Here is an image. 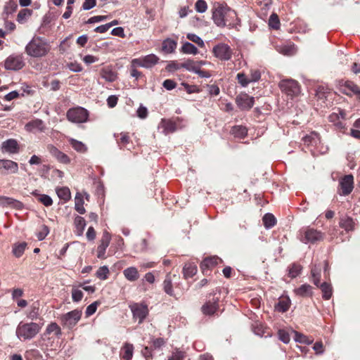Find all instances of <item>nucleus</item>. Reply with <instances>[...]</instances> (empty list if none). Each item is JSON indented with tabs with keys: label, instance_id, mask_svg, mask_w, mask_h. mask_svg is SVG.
I'll use <instances>...</instances> for the list:
<instances>
[{
	"label": "nucleus",
	"instance_id": "16",
	"mask_svg": "<svg viewBox=\"0 0 360 360\" xmlns=\"http://www.w3.org/2000/svg\"><path fill=\"white\" fill-rule=\"evenodd\" d=\"M111 240V236L110 233L105 231L103 233L102 238L100 241V245L97 248V257L100 259L105 258V253L107 248L109 246L110 242Z\"/></svg>",
	"mask_w": 360,
	"mask_h": 360
},
{
	"label": "nucleus",
	"instance_id": "14",
	"mask_svg": "<svg viewBox=\"0 0 360 360\" xmlns=\"http://www.w3.org/2000/svg\"><path fill=\"white\" fill-rule=\"evenodd\" d=\"M25 63L20 56H11L5 61V68L11 70H18L23 68Z\"/></svg>",
	"mask_w": 360,
	"mask_h": 360
},
{
	"label": "nucleus",
	"instance_id": "31",
	"mask_svg": "<svg viewBox=\"0 0 360 360\" xmlns=\"http://www.w3.org/2000/svg\"><path fill=\"white\" fill-rule=\"evenodd\" d=\"M176 41L171 39H167L162 42V49L164 52L170 53L176 49Z\"/></svg>",
	"mask_w": 360,
	"mask_h": 360
},
{
	"label": "nucleus",
	"instance_id": "6",
	"mask_svg": "<svg viewBox=\"0 0 360 360\" xmlns=\"http://www.w3.org/2000/svg\"><path fill=\"white\" fill-rule=\"evenodd\" d=\"M89 117L88 111L82 107L72 108L67 112V118L73 123L86 122Z\"/></svg>",
	"mask_w": 360,
	"mask_h": 360
},
{
	"label": "nucleus",
	"instance_id": "30",
	"mask_svg": "<svg viewBox=\"0 0 360 360\" xmlns=\"http://www.w3.org/2000/svg\"><path fill=\"white\" fill-rule=\"evenodd\" d=\"M292 333L294 334V340L296 342L302 343V344H306V345H311L314 340L311 338H309V337L306 336L305 335L299 333L295 330H292Z\"/></svg>",
	"mask_w": 360,
	"mask_h": 360
},
{
	"label": "nucleus",
	"instance_id": "33",
	"mask_svg": "<svg viewBox=\"0 0 360 360\" xmlns=\"http://www.w3.org/2000/svg\"><path fill=\"white\" fill-rule=\"evenodd\" d=\"M181 51L186 54L196 55L198 53V50L195 46L190 42H185L183 44Z\"/></svg>",
	"mask_w": 360,
	"mask_h": 360
},
{
	"label": "nucleus",
	"instance_id": "61",
	"mask_svg": "<svg viewBox=\"0 0 360 360\" xmlns=\"http://www.w3.org/2000/svg\"><path fill=\"white\" fill-rule=\"evenodd\" d=\"M96 6V0H84L82 4V8L84 11H89Z\"/></svg>",
	"mask_w": 360,
	"mask_h": 360
},
{
	"label": "nucleus",
	"instance_id": "53",
	"mask_svg": "<svg viewBox=\"0 0 360 360\" xmlns=\"http://www.w3.org/2000/svg\"><path fill=\"white\" fill-rule=\"evenodd\" d=\"M99 304H100L99 302L96 301V302L91 303V304H89L86 307V316H91L92 314H94L96 312V311L97 309V307Z\"/></svg>",
	"mask_w": 360,
	"mask_h": 360
},
{
	"label": "nucleus",
	"instance_id": "10",
	"mask_svg": "<svg viewBox=\"0 0 360 360\" xmlns=\"http://www.w3.org/2000/svg\"><path fill=\"white\" fill-rule=\"evenodd\" d=\"M82 311L79 309L72 310L61 317V321L64 326L68 328H73L80 320Z\"/></svg>",
	"mask_w": 360,
	"mask_h": 360
},
{
	"label": "nucleus",
	"instance_id": "42",
	"mask_svg": "<svg viewBox=\"0 0 360 360\" xmlns=\"http://www.w3.org/2000/svg\"><path fill=\"white\" fill-rule=\"evenodd\" d=\"M27 247V243L22 242L18 244H15L13 248V253L16 257H20L23 254Z\"/></svg>",
	"mask_w": 360,
	"mask_h": 360
},
{
	"label": "nucleus",
	"instance_id": "52",
	"mask_svg": "<svg viewBox=\"0 0 360 360\" xmlns=\"http://www.w3.org/2000/svg\"><path fill=\"white\" fill-rule=\"evenodd\" d=\"M18 8V5L13 1L8 2L4 8V12L8 15L14 13Z\"/></svg>",
	"mask_w": 360,
	"mask_h": 360
},
{
	"label": "nucleus",
	"instance_id": "25",
	"mask_svg": "<svg viewBox=\"0 0 360 360\" xmlns=\"http://www.w3.org/2000/svg\"><path fill=\"white\" fill-rule=\"evenodd\" d=\"M0 205L20 208L22 207V203L11 198L0 196Z\"/></svg>",
	"mask_w": 360,
	"mask_h": 360
},
{
	"label": "nucleus",
	"instance_id": "37",
	"mask_svg": "<svg viewBox=\"0 0 360 360\" xmlns=\"http://www.w3.org/2000/svg\"><path fill=\"white\" fill-rule=\"evenodd\" d=\"M56 193L58 198L65 202L69 200L71 197L70 191L68 187L57 188Z\"/></svg>",
	"mask_w": 360,
	"mask_h": 360
},
{
	"label": "nucleus",
	"instance_id": "57",
	"mask_svg": "<svg viewBox=\"0 0 360 360\" xmlns=\"http://www.w3.org/2000/svg\"><path fill=\"white\" fill-rule=\"evenodd\" d=\"M83 297V292L78 289H72V298L74 302H79Z\"/></svg>",
	"mask_w": 360,
	"mask_h": 360
},
{
	"label": "nucleus",
	"instance_id": "39",
	"mask_svg": "<svg viewBox=\"0 0 360 360\" xmlns=\"http://www.w3.org/2000/svg\"><path fill=\"white\" fill-rule=\"evenodd\" d=\"M75 224L77 230L78 236H82L86 226L84 219L79 216L76 217L75 219Z\"/></svg>",
	"mask_w": 360,
	"mask_h": 360
},
{
	"label": "nucleus",
	"instance_id": "4",
	"mask_svg": "<svg viewBox=\"0 0 360 360\" xmlns=\"http://www.w3.org/2000/svg\"><path fill=\"white\" fill-rule=\"evenodd\" d=\"M311 274L312 277V281L314 285L319 287L323 293V298L325 300H329L333 294L332 286L327 282H323L319 285L320 278H321V268L319 266H314L311 270Z\"/></svg>",
	"mask_w": 360,
	"mask_h": 360
},
{
	"label": "nucleus",
	"instance_id": "49",
	"mask_svg": "<svg viewBox=\"0 0 360 360\" xmlns=\"http://www.w3.org/2000/svg\"><path fill=\"white\" fill-rule=\"evenodd\" d=\"M71 145H72V148L78 152L83 153L86 150V146L81 141H78L72 139L71 141Z\"/></svg>",
	"mask_w": 360,
	"mask_h": 360
},
{
	"label": "nucleus",
	"instance_id": "45",
	"mask_svg": "<svg viewBox=\"0 0 360 360\" xmlns=\"http://www.w3.org/2000/svg\"><path fill=\"white\" fill-rule=\"evenodd\" d=\"M302 266L298 264H292L289 267L288 275L292 278L297 277L301 272Z\"/></svg>",
	"mask_w": 360,
	"mask_h": 360
},
{
	"label": "nucleus",
	"instance_id": "9",
	"mask_svg": "<svg viewBox=\"0 0 360 360\" xmlns=\"http://www.w3.org/2000/svg\"><path fill=\"white\" fill-rule=\"evenodd\" d=\"M159 58L155 54H149L144 57L135 58L131 61L133 67H142L146 68H150L158 63Z\"/></svg>",
	"mask_w": 360,
	"mask_h": 360
},
{
	"label": "nucleus",
	"instance_id": "27",
	"mask_svg": "<svg viewBox=\"0 0 360 360\" xmlns=\"http://www.w3.org/2000/svg\"><path fill=\"white\" fill-rule=\"evenodd\" d=\"M124 277L129 281H135L139 277V274L136 267H128L123 271Z\"/></svg>",
	"mask_w": 360,
	"mask_h": 360
},
{
	"label": "nucleus",
	"instance_id": "60",
	"mask_svg": "<svg viewBox=\"0 0 360 360\" xmlns=\"http://www.w3.org/2000/svg\"><path fill=\"white\" fill-rule=\"evenodd\" d=\"M261 77V74L259 70H255L251 71L250 75L248 77V79L250 82H255L258 81Z\"/></svg>",
	"mask_w": 360,
	"mask_h": 360
},
{
	"label": "nucleus",
	"instance_id": "43",
	"mask_svg": "<svg viewBox=\"0 0 360 360\" xmlns=\"http://www.w3.org/2000/svg\"><path fill=\"white\" fill-rule=\"evenodd\" d=\"M117 136H120L117 141L120 147H126L129 144L130 141V137L128 133L122 132Z\"/></svg>",
	"mask_w": 360,
	"mask_h": 360
},
{
	"label": "nucleus",
	"instance_id": "59",
	"mask_svg": "<svg viewBox=\"0 0 360 360\" xmlns=\"http://www.w3.org/2000/svg\"><path fill=\"white\" fill-rule=\"evenodd\" d=\"M68 67L71 71L74 72H79L82 70L81 65L77 62H72L68 63Z\"/></svg>",
	"mask_w": 360,
	"mask_h": 360
},
{
	"label": "nucleus",
	"instance_id": "5",
	"mask_svg": "<svg viewBox=\"0 0 360 360\" xmlns=\"http://www.w3.org/2000/svg\"><path fill=\"white\" fill-rule=\"evenodd\" d=\"M278 86L282 92L290 98L297 96L300 93V86L298 82L292 79L281 80Z\"/></svg>",
	"mask_w": 360,
	"mask_h": 360
},
{
	"label": "nucleus",
	"instance_id": "56",
	"mask_svg": "<svg viewBox=\"0 0 360 360\" xmlns=\"http://www.w3.org/2000/svg\"><path fill=\"white\" fill-rule=\"evenodd\" d=\"M108 18H109L108 15H96V16L90 18L86 21V23L91 24V23H94V22H98L106 20Z\"/></svg>",
	"mask_w": 360,
	"mask_h": 360
},
{
	"label": "nucleus",
	"instance_id": "62",
	"mask_svg": "<svg viewBox=\"0 0 360 360\" xmlns=\"http://www.w3.org/2000/svg\"><path fill=\"white\" fill-rule=\"evenodd\" d=\"M162 85L166 89L172 90L176 87V83L172 79H166L164 81Z\"/></svg>",
	"mask_w": 360,
	"mask_h": 360
},
{
	"label": "nucleus",
	"instance_id": "2",
	"mask_svg": "<svg viewBox=\"0 0 360 360\" xmlns=\"http://www.w3.org/2000/svg\"><path fill=\"white\" fill-rule=\"evenodd\" d=\"M26 52L32 57H41L45 54V39L44 37L35 36L26 46Z\"/></svg>",
	"mask_w": 360,
	"mask_h": 360
},
{
	"label": "nucleus",
	"instance_id": "38",
	"mask_svg": "<svg viewBox=\"0 0 360 360\" xmlns=\"http://www.w3.org/2000/svg\"><path fill=\"white\" fill-rule=\"evenodd\" d=\"M32 15V11L27 8L22 9L17 15V21L23 24Z\"/></svg>",
	"mask_w": 360,
	"mask_h": 360
},
{
	"label": "nucleus",
	"instance_id": "40",
	"mask_svg": "<svg viewBox=\"0 0 360 360\" xmlns=\"http://www.w3.org/2000/svg\"><path fill=\"white\" fill-rule=\"evenodd\" d=\"M340 226L346 231L352 230L354 227L353 219L350 217H343L340 221Z\"/></svg>",
	"mask_w": 360,
	"mask_h": 360
},
{
	"label": "nucleus",
	"instance_id": "36",
	"mask_svg": "<svg viewBox=\"0 0 360 360\" xmlns=\"http://www.w3.org/2000/svg\"><path fill=\"white\" fill-rule=\"evenodd\" d=\"M262 221L266 229H271L276 224V219L272 214L267 213L263 217Z\"/></svg>",
	"mask_w": 360,
	"mask_h": 360
},
{
	"label": "nucleus",
	"instance_id": "63",
	"mask_svg": "<svg viewBox=\"0 0 360 360\" xmlns=\"http://www.w3.org/2000/svg\"><path fill=\"white\" fill-rule=\"evenodd\" d=\"M152 343H153V347L155 349H156L161 348L165 345V342L163 338H159L153 340Z\"/></svg>",
	"mask_w": 360,
	"mask_h": 360
},
{
	"label": "nucleus",
	"instance_id": "26",
	"mask_svg": "<svg viewBox=\"0 0 360 360\" xmlns=\"http://www.w3.org/2000/svg\"><path fill=\"white\" fill-rule=\"evenodd\" d=\"M199 63L204 65L205 63L203 61H200L198 63L193 60H187L181 64V67L185 68L188 71L193 72L195 73L200 68Z\"/></svg>",
	"mask_w": 360,
	"mask_h": 360
},
{
	"label": "nucleus",
	"instance_id": "11",
	"mask_svg": "<svg viewBox=\"0 0 360 360\" xmlns=\"http://www.w3.org/2000/svg\"><path fill=\"white\" fill-rule=\"evenodd\" d=\"M238 107L242 110H248L254 105L255 98L247 94H240L236 98Z\"/></svg>",
	"mask_w": 360,
	"mask_h": 360
},
{
	"label": "nucleus",
	"instance_id": "8",
	"mask_svg": "<svg viewBox=\"0 0 360 360\" xmlns=\"http://www.w3.org/2000/svg\"><path fill=\"white\" fill-rule=\"evenodd\" d=\"M133 319H138L141 323L148 314V306L144 303H133L129 306Z\"/></svg>",
	"mask_w": 360,
	"mask_h": 360
},
{
	"label": "nucleus",
	"instance_id": "29",
	"mask_svg": "<svg viewBox=\"0 0 360 360\" xmlns=\"http://www.w3.org/2000/svg\"><path fill=\"white\" fill-rule=\"evenodd\" d=\"M231 134L236 138L243 139L248 134V129L244 126L237 125L231 128Z\"/></svg>",
	"mask_w": 360,
	"mask_h": 360
},
{
	"label": "nucleus",
	"instance_id": "17",
	"mask_svg": "<svg viewBox=\"0 0 360 360\" xmlns=\"http://www.w3.org/2000/svg\"><path fill=\"white\" fill-rule=\"evenodd\" d=\"M18 169V164L10 159H0V172L2 174L15 173Z\"/></svg>",
	"mask_w": 360,
	"mask_h": 360
},
{
	"label": "nucleus",
	"instance_id": "13",
	"mask_svg": "<svg viewBox=\"0 0 360 360\" xmlns=\"http://www.w3.org/2000/svg\"><path fill=\"white\" fill-rule=\"evenodd\" d=\"M181 121V118L180 117H176L175 120H162L160 127L162 129V132L165 135L174 132L180 128L179 123Z\"/></svg>",
	"mask_w": 360,
	"mask_h": 360
},
{
	"label": "nucleus",
	"instance_id": "12",
	"mask_svg": "<svg viewBox=\"0 0 360 360\" xmlns=\"http://www.w3.org/2000/svg\"><path fill=\"white\" fill-rule=\"evenodd\" d=\"M341 190L340 195H347L351 193L354 188V177L352 174L345 175L343 176L339 183Z\"/></svg>",
	"mask_w": 360,
	"mask_h": 360
},
{
	"label": "nucleus",
	"instance_id": "34",
	"mask_svg": "<svg viewBox=\"0 0 360 360\" xmlns=\"http://www.w3.org/2000/svg\"><path fill=\"white\" fill-rule=\"evenodd\" d=\"M297 295L306 297L311 295V286L309 284H303L298 288L295 290Z\"/></svg>",
	"mask_w": 360,
	"mask_h": 360
},
{
	"label": "nucleus",
	"instance_id": "28",
	"mask_svg": "<svg viewBox=\"0 0 360 360\" xmlns=\"http://www.w3.org/2000/svg\"><path fill=\"white\" fill-rule=\"evenodd\" d=\"M163 289L165 293H167L169 296H174L171 274H167L166 275L165 279L163 281Z\"/></svg>",
	"mask_w": 360,
	"mask_h": 360
},
{
	"label": "nucleus",
	"instance_id": "18",
	"mask_svg": "<svg viewBox=\"0 0 360 360\" xmlns=\"http://www.w3.org/2000/svg\"><path fill=\"white\" fill-rule=\"evenodd\" d=\"M219 298H213L212 300H209L202 306V311L205 315L214 314L218 309Z\"/></svg>",
	"mask_w": 360,
	"mask_h": 360
},
{
	"label": "nucleus",
	"instance_id": "15",
	"mask_svg": "<svg viewBox=\"0 0 360 360\" xmlns=\"http://www.w3.org/2000/svg\"><path fill=\"white\" fill-rule=\"evenodd\" d=\"M323 239V235L321 232L314 229H308L304 232V237L302 241L304 243H314Z\"/></svg>",
	"mask_w": 360,
	"mask_h": 360
},
{
	"label": "nucleus",
	"instance_id": "32",
	"mask_svg": "<svg viewBox=\"0 0 360 360\" xmlns=\"http://www.w3.org/2000/svg\"><path fill=\"white\" fill-rule=\"evenodd\" d=\"M122 350L123 351L122 356L123 359L131 360L132 359L134 352V346L132 344L126 342L122 347Z\"/></svg>",
	"mask_w": 360,
	"mask_h": 360
},
{
	"label": "nucleus",
	"instance_id": "55",
	"mask_svg": "<svg viewBox=\"0 0 360 360\" xmlns=\"http://www.w3.org/2000/svg\"><path fill=\"white\" fill-rule=\"evenodd\" d=\"M54 333V335L60 334V329L59 326L56 323H51L46 328V333Z\"/></svg>",
	"mask_w": 360,
	"mask_h": 360
},
{
	"label": "nucleus",
	"instance_id": "51",
	"mask_svg": "<svg viewBox=\"0 0 360 360\" xmlns=\"http://www.w3.org/2000/svg\"><path fill=\"white\" fill-rule=\"evenodd\" d=\"M278 338L280 340H281L283 343L288 344L290 340V337L289 333L283 329H281L278 332Z\"/></svg>",
	"mask_w": 360,
	"mask_h": 360
},
{
	"label": "nucleus",
	"instance_id": "58",
	"mask_svg": "<svg viewBox=\"0 0 360 360\" xmlns=\"http://www.w3.org/2000/svg\"><path fill=\"white\" fill-rule=\"evenodd\" d=\"M237 78L238 82L243 86H245L250 83V80L248 79V77H247L244 73H238L237 75Z\"/></svg>",
	"mask_w": 360,
	"mask_h": 360
},
{
	"label": "nucleus",
	"instance_id": "35",
	"mask_svg": "<svg viewBox=\"0 0 360 360\" xmlns=\"http://www.w3.org/2000/svg\"><path fill=\"white\" fill-rule=\"evenodd\" d=\"M84 200L82 195L79 193H77L75 199V210L81 214H84L85 209L83 206Z\"/></svg>",
	"mask_w": 360,
	"mask_h": 360
},
{
	"label": "nucleus",
	"instance_id": "46",
	"mask_svg": "<svg viewBox=\"0 0 360 360\" xmlns=\"http://www.w3.org/2000/svg\"><path fill=\"white\" fill-rule=\"evenodd\" d=\"M187 39L195 44H196L198 46L202 48L205 46L204 41L198 35L193 34V33H188L186 36Z\"/></svg>",
	"mask_w": 360,
	"mask_h": 360
},
{
	"label": "nucleus",
	"instance_id": "20",
	"mask_svg": "<svg viewBox=\"0 0 360 360\" xmlns=\"http://www.w3.org/2000/svg\"><path fill=\"white\" fill-rule=\"evenodd\" d=\"M1 148L5 152L13 154L18 152V144L15 139H8L2 143Z\"/></svg>",
	"mask_w": 360,
	"mask_h": 360
},
{
	"label": "nucleus",
	"instance_id": "41",
	"mask_svg": "<svg viewBox=\"0 0 360 360\" xmlns=\"http://www.w3.org/2000/svg\"><path fill=\"white\" fill-rule=\"evenodd\" d=\"M290 307V300L288 298H283L278 302L276 305L277 311L281 312H285L288 310Z\"/></svg>",
	"mask_w": 360,
	"mask_h": 360
},
{
	"label": "nucleus",
	"instance_id": "64",
	"mask_svg": "<svg viewBox=\"0 0 360 360\" xmlns=\"http://www.w3.org/2000/svg\"><path fill=\"white\" fill-rule=\"evenodd\" d=\"M118 98L116 96H110L107 99V103L109 108H114L117 103Z\"/></svg>",
	"mask_w": 360,
	"mask_h": 360
},
{
	"label": "nucleus",
	"instance_id": "22",
	"mask_svg": "<svg viewBox=\"0 0 360 360\" xmlns=\"http://www.w3.org/2000/svg\"><path fill=\"white\" fill-rule=\"evenodd\" d=\"M302 141L304 145L308 147L316 145L320 141L319 134L316 131H311L309 134H306L302 137Z\"/></svg>",
	"mask_w": 360,
	"mask_h": 360
},
{
	"label": "nucleus",
	"instance_id": "48",
	"mask_svg": "<svg viewBox=\"0 0 360 360\" xmlns=\"http://www.w3.org/2000/svg\"><path fill=\"white\" fill-rule=\"evenodd\" d=\"M195 9L198 13H205L207 9V2L205 0H198L195 4Z\"/></svg>",
	"mask_w": 360,
	"mask_h": 360
},
{
	"label": "nucleus",
	"instance_id": "7",
	"mask_svg": "<svg viewBox=\"0 0 360 360\" xmlns=\"http://www.w3.org/2000/svg\"><path fill=\"white\" fill-rule=\"evenodd\" d=\"M212 52L216 58L224 61L231 60L233 55L231 48L224 43H220L214 46Z\"/></svg>",
	"mask_w": 360,
	"mask_h": 360
},
{
	"label": "nucleus",
	"instance_id": "3",
	"mask_svg": "<svg viewBox=\"0 0 360 360\" xmlns=\"http://www.w3.org/2000/svg\"><path fill=\"white\" fill-rule=\"evenodd\" d=\"M41 327L36 323H20L16 329V335L20 339L28 340L34 338Z\"/></svg>",
	"mask_w": 360,
	"mask_h": 360
},
{
	"label": "nucleus",
	"instance_id": "19",
	"mask_svg": "<svg viewBox=\"0 0 360 360\" xmlns=\"http://www.w3.org/2000/svg\"><path fill=\"white\" fill-rule=\"evenodd\" d=\"M44 128V122L41 120L35 119L33 120L28 123H27L25 126V129L30 132L36 133L38 131H41Z\"/></svg>",
	"mask_w": 360,
	"mask_h": 360
},
{
	"label": "nucleus",
	"instance_id": "1",
	"mask_svg": "<svg viewBox=\"0 0 360 360\" xmlns=\"http://www.w3.org/2000/svg\"><path fill=\"white\" fill-rule=\"evenodd\" d=\"M212 18L217 27H224L229 18H236V13L225 4H217L212 9Z\"/></svg>",
	"mask_w": 360,
	"mask_h": 360
},
{
	"label": "nucleus",
	"instance_id": "21",
	"mask_svg": "<svg viewBox=\"0 0 360 360\" xmlns=\"http://www.w3.org/2000/svg\"><path fill=\"white\" fill-rule=\"evenodd\" d=\"M219 261L220 259L216 256L205 258L200 264L202 272L204 273L206 270L213 268Z\"/></svg>",
	"mask_w": 360,
	"mask_h": 360
},
{
	"label": "nucleus",
	"instance_id": "54",
	"mask_svg": "<svg viewBox=\"0 0 360 360\" xmlns=\"http://www.w3.org/2000/svg\"><path fill=\"white\" fill-rule=\"evenodd\" d=\"M279 51L284 55H292L295 51V46L293 44L284 46L283 47L281 48Z\"/></svg>",
	"mask_w": 360,
	"mask_h": 360
},
{
	"label": "nucleus",
	"instance_id": "44",
	"mask_svg": "<svg viewBox=\"0 0 360 360\" xmlns=\"http://www.w3.org/2000/svg\"><path fill=\"white\" fill-rule=\"evenodd\" d=\"M40 304L39 302H34L31 306V310L27 314V317L31 319H36L39 313Z\"/></svg>",
	"mask_w": 360,
	"mask_h": 360
},
{
	"label": "nucleus",
	"instance_id": "47",
	"mask_svg": "<svg viewBox=\"0 0 360 360\" xmlns=\"http://www.w3.org/2000/svg\"><path fill=\"white\" fill-rule=\"evenodd\" d=\"M109 274V269L108 266H101L96 271V276L101 279V280H105L108 278V275Z\"/></svg>",
	"mask_w": 360,
	"mask_h": 360
},
{
	"label": "nucleus",
	"instance_id": "50",
	"mask_svg": "<svg viewBox=\"0 0 360 360\" xmlns=\"http://www.w3.org/2000/svg\"><path fill=\"white\" fill-rule=\"evenodd\" d=\"M269 25L273 29H278L280 25V21L279 19L276 14H272L270 15L269 20Z\"/></svg>",
	"mask_w": 360,
	"mask_h": 360
},
{
	"label": "nucleus",
	"instance_id": "24",
	"mask_svg": "<svg viewBox=\"0 0 360 360\" xmlns=\"http://www.w3.org/2000/svg\"><path fill=\"white\" fill-rule=\"evenodd\" d=\"M197 273V266L193 263H186L183 267V274L185 279L192 278Z\"/></svg>",
	"mask_w": 360,
	"mask_h": 360
},
{
	"label": "nucleus",
	"instance_id": "23",
	"mask_svg": "<svg viewBox=\"0 0 360 360\" xmlns=\"http://www.w3.org/2000/svg\"><path fill=\"white\" fill-rule=\"evenodd\" d=\"M101 76L105 81L112 82L116 80L117 74L109 67H105L101 70Z\"/></svg>",
	"mask_w": 360,
	"mask_h": 360
}]
</instances>
